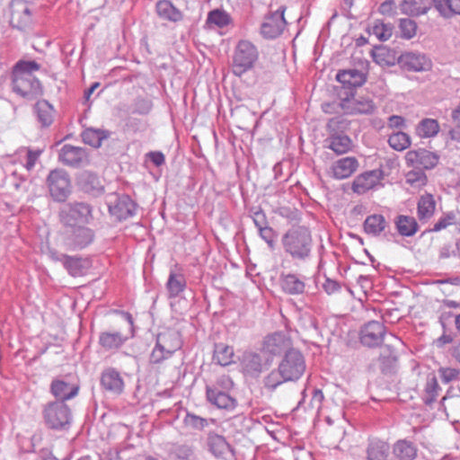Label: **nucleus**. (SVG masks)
Returning <instances> with one entry per match:
<instances>
[{
	"instance_id": "f257e3e1",
	"label": "nucleus",
	"mask_w": 460,
	"mask_h": 460,
	"mask_svg": "<svg viewBox=\"0 0 460 460\" xmlns=\"http://www.w3.org/2000/svg\"><path fill=\"white\" fill-rule=\"evenodd\" d=\"M306 369L304 355L296 349H288L276 369L271 370L263 380L264 386L269 390H275L287 382L299 380Z\"/></svg>"
},
{
	"instance_id": "f03ea898",
	"label": "nucleus",
	"mask_w": 460,
	"mask_h": 460,
	"mask_svg": "<svg viewBox=\"0 0 460 460\" xmlns=\"http://www.w3.org/2000/svg\"><path fill=\"white\" fill-rule=\"evenodd\" d=\"M284 252L293 260L305 261L311 257L313 238L310 230L302 226H292L281 237Z\"/></svg>"
},
{
	"instance_id": "7ed1b4c3",
	"label": "nucleus",
	"mask_w": 460,
	"mask_h": 460,
	"mask_svg": "<svg viewBox=\"0 0 460 460\" xmlns=\"http://www.w3.org/2000/svg\"><path fill=\"white\" fill-rule=\"evenodd\" d=\"M259 58V52L255 45L249 40H240L234 51L232 58V72L241 77L251 70Z\"/></svg>"
},
{
	"instance_id": "20e7f679",
	"label": "nucleus",
	"mask_w": 460,
	"mask_h": 460,
	"mask_svg": "<svg viewBox=\"0 0 460 460\" xmlns=\"http://www.w3.org/2000/svg\"><path fill=\"white\" fill-rule=\"evenodd\" d=\"M42 416L46 426L55 430L67 429L72 422L71 410L63 402L47 403L42 410Z\"/></svg>"
},
{
	"instance_id": "39448f33",
	"label": "nucleus",
	"mask_w": 460,
	"mask_h": 460,
	"mask_svg": "<svg viewBox=\"0 0 460 460\" xmlns=\"http://www.w3.org/2000/svg\"><path fill=\"white\" fill-rule=\"evenodd\" d=\"M59 218L67 226L88 224L93 218V208L86 202L67 203L60 209Z\"/></svg>"
},
{
	"instance_id": "423d86ee",
	"label": "nucleus",
	"mask_w": 460,
	"mask_h": 460,
	"mask_svg": "<svg viewBox=\"0 0 460 460\" xmlns=\"http://www.w3.org/2000/svg\"><path fill=\"white\" fill-rule=\"evenodd\" d=\"M47 184L50 196L55 201L64 202L71 193V181L68 173L62 169L52 170Z\"/></svg>"
},
{
	"instance_id": "0eeeda50",
	"label": "nucleus",
	"mask_w": 460,
	"mask_h": 460,
	"mask_svg": "<svg viewBox=\"0 0 460 460\" xmlns=\"http://www.w3.org/2000/svg\"><path fill=\"white\" fill-rule=\"evenodd\" d=\"M339 106L346 114H372L376 111V105L373 101L368 97H362L356 95L352 93H346L345 97H341Z\"/></svg>"
},
{
	"instance_id": "6e6552de",
	"label": "nucleus",
	"mask_w": 460,
	"mask_h": 460,
	"mask_svg": "<svg viewBox=\"0 0 460 460\" xmlns=\"http://www.w3.org/2000/svg\"><path fill=\"white\" fill-rule=\"evenodd\" d=\"M13 91L24 98H33L41 93L40 82L32 75L12 72Z\"/></svg>"
},
{
	"instance_id": "1a4fd4ad",
	"label": "nucleus",
	"mask_w": 460,
	"mask_h": 460,
	"mask_svg": "<svg viewBox=\"0 0 460 460\" xmlns=\"http://www.w3.org/2000/svg\"><path fill=\"white\" fill-rule=\"evenodd\" d=\"M137 207V203L126 194L115 195L108 201L109 213L118 221L135 216Z\"/></svg>"
},
{
	"instance_id": "9d476101",
	"label": "nucleus",
	"mask_w": 460,
	"mask_h": 460,
	"mask_svg": "<svg viewBox=\"0 0 460 460\" xmlns=\"http://www.w3.org/2000/svg\"><path fill=\"white\" fill-rule=\"evenodd\" d=\"M286 7L279 6L276 11L270 12L264 18L261 26V33L266 39H275L284 31L286 20L284 17Z\"/></svg>"
},
{
	"instance_id": "9b49d317",
	"label": "nucleus",
	"mask_w": 460,
	"mask_h": 460,
	"mask_svg": "<svg viewBox=\"0 0 460 460\" xmlns=\"http://www.w3.org/2000/svg\"><path fill=\"white\" fill-rule=\"evenodd\" d=\"M292 341L288 335L283 332H275L264 337L261 349L264 353L272 356L279 355L291 349Z\"/></svg>"
},
{
	"instance_id": "f8f14e48",
	"label": "nucleus",
	"mask_w": 460,
	"mask_h": 460,
	"mask_svg": "<svg viewBox=\"0 0 460 460\" xmlns=\"http://www.w3.org/2000/svg\"><path fill=\"white\" fill-rule=\"evenodd\" d=\"M93 229L86 226L74 228L65 238V245L68 250H82L90 245L94 240Z\"/></svg>"
},
{
	"instance_id": "ddd939ff",
	"label": "nucleus",
	"mask_w": 460,
	"mask_h": 460,
	"mask_svg": "<svg viewBox=\"0 0 460 460\" xmlns=\"http://www.w3.org/2000/svg\"><path fill=\"white\" fill-rule=\"evenodd\" d=\"M102 388L111 395L119 396L125 389V382L121 374L114 367H107L101 374Z\"/></svg>"
},
{
	"instance_id": "4468645a",
	"label": "nucleus",
	"mask_w": 460,
	"mask_h": 460,
	"mask_svg": "<svg viewBox=\"0 0 460 460\" xmlns=\"http://www.w3.org/2000/svg\"><path fill=\"white\" fill-rule=\"evenodd\" d=\"M386 333L385 326L378 321H370L360 332V341L367 347H377L382 344Z\"/></svg>"
},
{
	"instance_id": "2eb2a0df",
	"label": "nucleus",
	"mask_w": 460,
	"mask_h": 460,
	"mask_svg": "<svg viewBox=\"0 0 460 460\" xmlns=\"http://www.w3.org/2000/svg\"><path fill=\"white\" fill-rule=\"evenodd\" d=\"M11 25L18 30H24L31 23V12L29 4L24 0H12Z\"/></svg>"
},
{
	"instance_id": "dca6fc26",
	"label": "nucleus",
	"mask_w": 460,
	"mask_h": 460,
	"mask_svg": "<svg viewBox=\"0 0 460 460\" xmlns=\"http://www.w3.org/2000/svg\"><path fill=\"white\" fill-rule=\"evenodd\" d=\"M58 160L68 167L78 168L87 160V153L84 148L66 144L59 150Z\"/></svg>"
},
{
	"instance_id": "f3484780",
	"label": "nucleus",
	"mask_w": 460,
	"mask_h": 460,
	"mask_svg": "<svg viewBox=\"0 0 460 460\" xmlns=\"http://www.w3.org/2000/svg\"><path fill=\"white\" fill-rule=\"evenodd\" d=\"M383 172L381 170H372L358 175L352 183V190L358 194H364L380 183Z\"/></svg>"
},
{
	"instance_id": "a211bd4d",
	"label": "nucleus",
	"mask_w": 460,
	"mask_h": 460,
	"mask_svg": "<svg viewBox=\"0 0 460 460\" xmlns=\"http://www.w3.org/2000/svg\"><path fill=\"white\" fill-rule=\"evenodd\" d=\"M398 62L404 69L413 72L427 71L431 66L430 60L425 55L414 52L402 54Z\"/></svg>"
},
{
	"instance_id": "6ab92c4d",
	"label": "nucleus",
	"mask_w": 460,
	"mask_h": 460,
	"mask_svg": "<svg viewBox=\"0 0 460 460\" xmlns=\"http://www.w3.org/2000/svg\"><path fill=\"white\" fill-rule=\"evenodd\" d=\"M408 159L416 164L417 167L431 170L439 163L440 155L437 152H432L424 148L411 151L407 155Z\"/></svg>"
},
{
	"instance_id": "aec40b11",
	"label": "nucleus",
	"mask_w": 460,
	"mask_h": 460,
	"mask_svg": "<svg viewBox=\"0 0 460 460\" xmlns=\"http://www.w3.org/2000/svg\"><path fill=\"white\" fill-rule=\"evenodd\" d=\"M206 395L208 401L219 409L234 410L237 404L234 397L216 385L207 386Z\"/></svg>"
},
{
	"instance_id": "412c9836",
	"label": "nucleus",
	"mask_w": 460,
	"mask_h": 460,
	"mask_svg": "<svg viewBox=\"0 0 460 460\" xmlns=\"http://www.w3.org/2000/svg\"><path fill=\"white\" fill-rule=\"evenodd\" d=\"M305 277L296 273H282L279 277L280 288L288 295H301L305 289Z\"/></svg>"
},
{
	"instance_id": "4be33fe9",
	"label": "nucleus",
	"mask_w": 460,
	"mask_h": 460,
	"mask_svg": "<svg viewBox=\"0 0 460 460\" xmlns=\"http://www.w3.org/2000/svg\"><path fill=\"white\" fill-rule=\"evenodd\" d=\"M358 161L354 156L338 159L331 167L332 177L336 180L347 179L358 170Z\"/></svg>"
},
{
	"instance_id": "5701e85b",
	"label": "nucleus",
	"mask_w": 460,
	"mask_h": 460,
	"mask_svg": "<svg viewBox=\"0 0 460 460\" xmlns=\"http://www.w3.org/2000/svg\"><path fill=\"white\" fill-rule=\"evenodd\" d=\"M240 366L243 373L251 377H258L262 372V358L253 351H245L242 355Z\"/></svg>"
},
{
	"instance_id": "b1692460",
	"label": "nucleus",
	"mask_w": 460,
	"mask_h": 460,
	"mask_svg": "<svg viewBox=\"0 0 460 460\" xmlns=\"http://www.w3.org/2000/svg\"><path fill=\"white\" fill-rule=\"evenodd\" d=\"M155 12L158 17L166 22L177 23L183 20V13L170 0H158L155 4Z\"/></svg>"
},
{
	"instance_id": "393cba45",
	"label": "nucleus",
	"mask_w": 460,
	"mask_h": 460,
	"mask_svg": "<svg viewBox=\"0 0 460 460\" xmlns=\"http://www.w3.org/2000/svg\"><path fill=\"white\" fill-rule=\"evenodd\" d=\"M365 452L367 460H386L390 453V446L386 441L371 438L367 440Z\"/></svg>"
},
{
	"instance_id": "a878e982",
	"label": "nucleus",
	"mask_w": 460,
	"mask_h": 460,
	"mask_svg": "<svg viewBox=\"0 0 460 460\" xmlns=\"http://www.w3.org/2000/svg\"><path fill=\"white\" fill-rule=\"evenodd\" d=\"M79 386L75 384L66 382L61 379H55L50 385L51 394L58 399V402H65L75 397L78 394Z\"/></svg>"
},
{
	"instance_id": "bb28decb",
	"label": "nucleus",
	"mask_w": 460,
	"mask_h": 460,
	"mask_svg": "<svg viewBox=\"0 0 460 460\" xmlns=\"http://www.w3.org/2000/svg\"><path fill=\"white\" fill-rule=\"evenodd\" d=\"M206 447L215 457H225L231 451V447L225 437L213 431L209 432L206 439Z\"/></svg>"
},
{
	"instance_id": "cd10ccee",
	"label": "nucleus",
	"mask_w": 460,
	"mask_h": 460,
	"mask_svg": "<svg viewBox=\"0 0 460 460\" xmlns=\"http://www.w3.org/2000/svg\"><path fill=\"white\" fill-rule=\"evenodd\" d=\"M78 184L84 192L93 195H98L104 190V186L100 177L89 171H84L79 175Z\"/></svg>"
},
{
	"instance_id": "c85d7f7f",
	"label": "nucleus",
	"mask_w": 460,
	"mask_h": 460,
	"mask_svg": "<svg viewBox=\"0 0 460 460\" xmlns=\"http://www.w3.org/2000/svg\"><path fill=\"white\" fill-rule=\"evenodd\" d=\"M62 264L68 274L72 277H80L86 273L90 268L88 259L77 256L62 255Z\"/></svg>"
},
{
	"instance_id": "c756f323",
	"label": "nucleus",
	"mask_w": 460,
	"mask_h": 460,
	"mask_svg": "<svg viewBox=\"0 0 460 460\" xmlns=\"http://www.w3.org/2000/svg\"><path fill=\"white\" fill-rule=\"evenodd\" d=\"M128 337L120 332H102L99 335V344L105 351L119 349Z\"/></svg>"
},
{
	"instance_id": "7c9ffc66",
	"label": "nucleus",
	"mask_w": 460,
	"mask_h": 460,
	"mask_svg": "<svg viewBox=\"0 0 460 460\" xmlns=\"http://www.w3.org/2000/svg\"><path fill=\"white\" fill-rule=\"evenodd\" d=\"M326 147L332 150L336 155H344L349 152L352 147V140L346 134L329 135L325 139Z\"/></svg>"
},
{
	"instance_id": "2f4dec72",
	"label": "nucleus",
	"mask_w": 460,
	"mask_h": 460,
	"mask_svg": "<svg viewBox=\"0 0 460 460\" xmlns=\"http://www.w3.org/2000/svg\"><path fill=\"white\" fill-rule=\"evenodd\" d=\"M436 201L433 195L425 193L421 195L417 203V217L421 223L428 222L434 215Z\"/></svg>"
},
{
	"instance_id": "473e14b6",
	"label": "nucleus",
	"mask_w": 460,
	"mask_h": 460,
	"mask_svg": "<svg viewBox=\"0 0 460 460\" xmlns=\"http://www.w3.org/2000/svg\"><path fill=\"white\" fill-rule=\"evenodd\" d=\"M394 226L398 234L403 237H411L419 231L415 217L407 215H398L394 218Z\"/></svg>"
},
{
	"instance_id": "72a5a7b5",
	"label": "nucleus",
	"mask_w": 460,
	"mask_h": 460,
	"mask_svg": "<svg viewBox=\"0 0 460 460\" xmlns=\"http://www.w3.org/2000/svg\"><path fill=\"white\" fill-rule=\"evenodd\" d=\"M388 227V223L381 214L367 216L363 223L364 232L372 236H378Z\"/></svg>"
},
{
	"instance_id": "f704fd0d",
	"label": "nucleus",
	"mask_w": 460,
	"mask_h": 460,
	"mask_svg": "<svg viewBox=\"0 0 460 460\" xmlns=\"http://www.w3.org/2000/svg\"><path fill=\"white\" fill-rule=\"evenodd\" d=\"M156 342L172 353H175L182 346L180 333L173 330L160 332L156 337Z\"/></svg>"
},
{
	"instance_id": "c9c22d12",
	"label": "nucleus",
	"mask_w": 460,
	"mask_h": 460,
	"mask_svg": "<svg viewBox=\"0 0 460 460\" xmlns=\"http://www.w3.org/2000/svg\"><path fill=\"white\" fill-rule=\"evenodd\" d=\"M37 119L41 127H49L54 120L55 110L53 106L46 100H40L34 106Z\"/></svg>"
},
{
	"instance_id": "e433bc0d",
	"label": "nucleus",
	"mask_w": 460,
	"mask_h": 460,
	"mask_svg": "<svg viewBox=\"0 0 460 460\" xmlns=\"http://www.w3.org/2000/svg\"><path fill=\"white\" fill-rule=\"evenodd\" d=\"M336 79L349 88L361 86L366 81L365 75L357 69L340 71Z\"/></svg>"
},
{
	"instance_id": "4c0bfd02",
	"label": "nucleus",
	"mask_w": 460,
	"mask_h": 460,
	"mask_svg": "<svg viewBox=\"0 0 460 460\" xmlns=\"http://www.w3.org/2000/svg\"><path fill=\"white\" fill-rule=\"evenodd\" d=\"M440 130L439 123L435 119H422L415 128L416 135L420 138L435 137Z\"/></svg>"
},
{
	"instance_id": "58836bf2",
	"label": "nucleus",
	"mask_w": 460,
	"mask_h": 460,
	"mask_svg": "<svg viewBox=\"0 0 460 460\" xmlns=\"http://www.w3.org/2000/svg\"><path fill=\"white\" fill-rule=\"evenodd\" d=\"M400 8L402 13L419 16L428 12L430 4L425 0H403Z\"/></svg>"
},
{
	"instance_id": "ea45409f",
	"label": "nucleus",
	"mask_w": 460,
	"mask_h": 460,
	"mask_svg": "<svg viewBox=\"0 0 460 460\" xmlns=\"http://www.w3.org/2000/svg\"><path fill=\"white\" fill-rule=\"evenodd\" d=\"M234 349L225 343L215 345L213 360L220 366H229L234 362Z\"/></svg>"
},
{
	"instance_id": "a19ab883",
	"label": "nucleus",
	"mask_w": 460,
	"mask_h": 460,
	"mask_svg": "<svg viewBox=\"0 0 460 460\" xmlns=\"http://www.w3.org/2000/svg\"><path fill=\"white\" fill-rule=\"evenodd\" d=\"M394 454L399 460H413L417 456V448L411 441L399 440L394 446Z\"/></svg>"
},
{
	"instance_id": "79ce46f5",
	"label": "nucleus",
	"mask_w": 460,
	"mask_h": 460,
	"mask_svg": "<svg viewBox=\"0 0 460 460\" xmlns=\"http://www.w3.org/2000/svg\"><path fill=\"white\" fill-rule=\"evenodd\" d=\"M371 56L373 60L382 66H394L396 60L394 52L385 46L375 47Z\"/></svg>"
},
{
	"instance_id": "37998d69",
	"label": "nucleus",
	"mask_w": 460,
	"mask_h": 460,
	"mask_svg": "<svg viewBox=\"0 0 460 460\" xmlns=\"http://www.w3.org/2000/svg\"><path fill=\"white\" fill-rule=\"evenodd\" d=\"M185 277L181 273L171 272L166 283L170 297H176L186 288Z\"/></svg>"
},
{
	"instance_id": "c03bdc74",
	"label": "nucleus",
	"mask_w": 460,
	"mask_h": 460,
	"mask_svg": "<svg viewBox=\"0 0 460 460\" xmlns=\"http://www.w3.org/2000/svg\"><path fill=\"white\" fill-rule=\"evenodd\" d=\"M439 391L440 387L438 385L437 377L433 374L429 375L422 394V400L425 404L429 405L434 402L438 396Z\"/></svg>"
},
{
	"instance_id": "a18cd8bd",
	"label": "nucleus",
	"mask_w": 460,
	"mask_h": 460,
	"mask_svg": "<svg viewBox=\"0 0 460 460\" xmlns=\"http://www.w3.org/2000/svg\"><path fill=\"white\" fill-rule=\"evenodd\" d=\"M174 460H196L194 447L189 444H172L169 451Z\"/></svg>"
},
{
	"instance_id": "49530a36",
	"label": "nucleus",
	"mask_w": 460,
	"mask_h": 460,
	"mask_svg": "<svg viewBox=\"0 0 460 460\" xmlns=\"http://www.w3.org/2000/svg\"><path fill=\"white\" fill-rule=\"evenodd\" d=\"M107 137V131L93 128H86L82 133V139L84 143L95 148L101 146L102 141Z\"/></svg>"
},
{
	"instance_id": "de8ad7c7",
	"label": "nucleus",
	"mask_w": 460,
	"mask_h": 460,
	"mask_svg": "<svg viewBox=\"0 0 460 460\" xmlns=\"http://www.w3.org/2000/svg\"><path fill=\"white\" fill-rule=\"evenodd\" d=\"M231 22L230 15L221 9H214L208 13L206 23L209 27L224 28Z\"/></svg>"
},
{
	"instance_id": "09e8293b",
	"label": "nucleus",
	"mask_w": 460,
	"mask_h": 460,
	"mask_svg": "<svg viewBox=\"0 0 460 460\" xmlns=\"http://www.w3.org/2000/svg\"><path fill=\"white\" fill-rule=\"evenodd\" d=\"M410 136L401 130L394 132L389 136L388 144L396 151H403L411 146Z\"/></svg>"
},
{
	"instance_id": "8fccbe9b",
	"label": "nucleus",
	"mask_w": 460,
	"mask_h": 460,
	"mask_svg": "<svg viewBox=\"0 0 460 460\" xmlns=\"http://www.w3.org/2000/svg\"><path fill=\"white\" fill-rule=\"evenodd\" d=\"M394 27L391 23H385L382 21H376L372 27V34L379 40L385 41L393 35Z\"/></svg>"
},
{
	"instance_id": "3c124183",
	"label": "nucleus",
	"mask_w": 460,
	"mask_h": 460,
	"mask_svg": "<svg viewBox=\"0 0 460 460\" xmlns=\"http://www.w3.org/2000/svg\"><path fill=\"white\" fill-rule=\"evenodd\" d=\"M349 121L343 117L337 116L330 119L327 123L329 135H341L349 128Z\"/></svg>"
},
{
	"instance_id": "603ef678",
	"label": "nucleus",
	"mask_w": 460,
	"mask_h": 460,
	"mask_svg": "<svg viewBox=\"0 0 460 460\" xmlns=\"http://www.w3.org/2000/svg\"><path fill=\"white\" fill-rule=\"evenodd\" d=\"M173 354L174 353L169 351L168 349H164V347L155 342V345L149 356V363L152 365H159L164 360L172 358Z\"/></svg>"
},
{
	"instance_id": "864d4df0",
	"label": "nucleus",
	"mask_w": 460,
	"mask_h": 460,
	"mask_svg": "<svg viewBox=\"0 0 460 460\" xmlns=\"http://www.w3.org/2000/svg\"><path fill=\"white\" fill-rule=\"evenodd\" d=\"M183 424L186 427H190L193 429L202 430L208 425L207 419L198 416L192 412L187 411L183 418Z\"/></svg>"
},
{
	"instance_id": "5fc2aeb1",
	"label": "nucleus",
	"mask_w": 460,
	"mask_h": 460,
	"mask_svg": "<svg viewBox=\"0 0 460 460\" xmlns=\"http://www.w3.org/2000/svg\"><path fill=\"white\" fill-rule=\"evenodd\" d=\"M417 28V23L413 20L409 18L400 20L399 29L403 39L410 40L413 38L416 35Z\"/></svg>"
},
{
	"instance_id": "6e6d98bb",
	"label": "nucleus",
	"mask_w": 460,
	"mask_h": 460,
	"mask_svg": "<svg viewBox=\"0 0 460 460\" xmlns=\"http://www.w3.org/2000/svg\"><path fill=\"white\" fill-rule=\"evenodd\" d=\"M40 69V65L34 60L25 61L19 60L13 66V72L16 74L24 75L32 74L34 71Z\"/></svg>"
},
{
	"instance_id": "4d7b16f0",
	"label": "nucleus",
	"mask_w": 460,
	"mask_h": 460,
	"mask_svg": "<svg viewBox=\"0 0 460 460\" xmlns=\"http://www.w3.org/2000/svg\"><path fill=\"white\" fill-rule=\"evenodd\" d=\"M442 334L436 340L438 348H442L447 344L452 343L456 338V332H454L448 327L449 323H439Z\"/></svg>"
},
{
	"instance_id": "13d9d810",
	"label": "nucleus",
	"mask_w": 460,
	"mask_h": 460,
	"mask_svg": "<svg viewBox=\"0 0 460 460\" xmlns=\"http://www.w3.org/2000/svg\"><path fill=\"white\" fill-rule=\"evenodd\" d=\"M456 222V216L453 212L444 214L434 224L433 227L426 230V232H439L446 229L447 226L454 225Z\"/></svg>"
},
{
	"instance_id": "bf43d9fd",
	"label": "nucleus",
	"mask_w": 460,
	"mask_h": 460,
	"mask_svg": "<svg viewBox=\"0 0 460 460\" xmlns=\"http://www.w3.org/2000/svg\"><path fill=\"white\" fill-rule=\"evenodd\" d=\"M153 108L152 101L145 98H137L132 104V112L146 115Z\"/></svg>"
},
{
	"instance_id": "052dcab7",
	"label": "nucleus",
	"mask_w": 460,
	"mask_h": 460,
	"mask_svg": "<svg viewBox=\"0 0 460 460\" xmlns=\"http://www.w3.org/2000/svg\"><path fill=\"white\" fill-rule=\"evenodd\" d=\"M438 374L444 384H449L459 378L460 370L456 367H440L438 369Z\"/></svg>"
},
{
	"instance_id": "680f3d73",
	"label": "nucleus",
	"mask_w": 460,
	"mask_h": 460,
	"mask_svg": "<svg viewBox=\"0 0 460 460\" xmlns=\"http://www.w3.org/2000/svg\"><path fill=\"white\" fill-rule=\"evenodd\" d=\"M259 234L262 240H264L270 249H273L276 243V232L270 226H265L261 228H258Z\"/></svg>"
},
{
	"instance_id": "e2e57ef3",
	"label": "nucleus",
	"mask_w": 460,
	"mask_h": 460,
	"mask_svg": "<svg viewBox=\"0 0 460 460\" xmlns=\"http://www.w3.org/2000/svg\"><path fill=\"white\" fill-rule=\"evenodd\" d=\"M324 400L323 393L321 389L314 388L309 406L312 410L317 412L322 409L323 402Z\"/></svg>"
},
{
	"instance_id": "0e129e2a",
	"label": "nucleus",
	"mask_w": 460,
	"mask_h": 460,
	"mask_svg": "<svg viewBox=\"0 0 460 460\" xmlns=\"http://www.w3.org/2000/svg\"><path fill=\"white\" fill-rule=\"evenodd\" d=\"M251 213V217L257 229L269 225L267 217L261 208H258L256 210H252Z\"/></svg>"
},
{
	"instance_id": "69168bd1",
	"label": "nucleus",
	"mask_w": 460,
	"mask_h": 460,
	"mask_svg": "<svg viewBox=\"0 0 460 460\" xmlns=\"http://www.w3.org/2000/svg\"><path fill=\"white\" fill-rule=\"evenodd\" d=\"M378 12L386 16H394L396 14V4L394 0H385L379 7Z\"/></svg>"
},
{
	"instance_id": "338daca9",
	"label": "nucleus",
	"mask_w": 460,
	"mask_h": 460,
	"mask_svg": "<svg viewBox=\"0 0 460 460\" xmlns=\"http://www.w3.org/2000/svg\"><path fill=\"white\" fill-rule=\"evenodd\" d=\"M40 154H41L40 150L28 149L26 151V162H25L24 165L28 171H31L35 166V164H36L37 160L39 159Z\"/></svg>"
},
{
	"instance_id": "774afa93",
	"label": "nucleus",
	"mask_w": 460,
	"mask_h": 460,
	"mask_svg": "<svg viewBox=\"0 0 460 460\" xmlns=\"http://www.w3.org/2000/svg\"><path fill=\"white\" fill-rule=\"evenodd\" d=\"M435 8L444 17H450V0H433Z\"/></svg>"
}]
</instances>
